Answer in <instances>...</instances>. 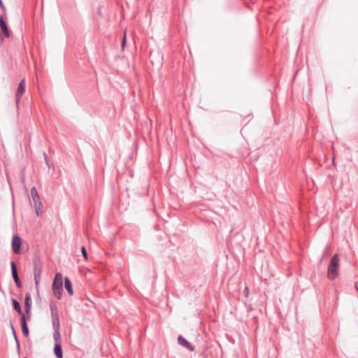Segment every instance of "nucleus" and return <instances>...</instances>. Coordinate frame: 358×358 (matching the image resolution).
I'll return each instance as SVG.
<instances>
[{
	"label": "nucleus",
	"instance_id": "obj_22",
	"mask_svg": "<svg viewBox=\"0 0 358 358\" xmlns=\"http://www.w3.org/2000/svg\"><path fill=\"white\" fill-rule=\"evenodd\" d=\"M0 8L3 10V12H6V7L4 4L3 3L2 0H0Z\"/></svg>",
	"mask_w": 358,
	"mask_h": 358
},
{
	"label": "nucleus",
	"instance_id": "obj_20",
	"mask_svg": "<svg viewBox=\"0 0 358 358\" xmlns=\"http://www.w3.org/2000/svg\"><path fill=\"white\" fill-rule=\"evenodd\" d=\"M15 343H16V350H17V352L20 353V345L18 338H16Z\"/></svg>",
	"mask_w": 358,
	"mask_h": 358
},
{
	"label": "nucleus",
	"instance_id": "obj_10",
	"mask_svg": "<svg viewBox=\"0 0 358 358\" xmlns=\"http://www.w3.org/2000/svg\"><path fill=\"white\" fill-rule=\"evenodd\" d=\"M178 342L180 345L187 348L191 352H193L195 350L194 347L181 335L178 336Z\"/></svg>",
	"mask_w": 358,
	"mask_h": 358
},
{
	"label": "nucleus",
	"instance_id": "obj_9",
	"mask_svg": "<svg viewBox=\"0 0 358 358\" xmlns=\"http://www.w3.org/2000/svg\"><path fill=\"white\" fill-rule=\"evenodd\" d=\"M28 317L26 315H22L20 317V325L22 328V334L24 336L28 337L29 334V331L27 325Z\"/></svg>",
	"mask_w": 358,
	"mask_h": 358
},
{
	"label": "nucleus",
	"instance_id": "obj_7",
	"mask_svg": "<svg viewBox=\"0 0 358 358\" xmlns=\"http://www.w3.org/2000/svg\"><path fill=\"white\" fill-rule=\"evenodd\" d=\"M22 239L17 234H14L12 238V250L15 254L20 252Z\"/></svg>",
	"mask_w": 358,
	"mask_h": 358
},
{
	"label": "nucleus",
	"instance_id": "obj_6",
	"mask_svg": "<svg viewBox=\"0 0 358 358\" xmlns=\"http://www.w3.org/2000/svg\"><path fill=\"white\" fill-rule=\"evenodd\" d=\"M31 296L29 292H27L24 296V313L28 317L31 318Z\"/></svg>",
	"mask_w": 358,
	"mask_h": 358
},
{
	"label": "nucleus",
	"instance_id": "obj_5",
	"mask_svg": "<svg viewBox=\"0 0 358 358\" xmlns=\"http://www.w3.org/2000/svg\"><path fill=\"white\" fill-rule=\"evenodd\" d=\"M10 267H11L12 277L13 278V280L15 283L16 287L19 289L22 288V284L20 279L18 276L17 266L14 261H11Z\"/></svg>",
	"mask_w": 358,
	"mask_h": 358
},
{
	"label": "nucleus",
	"instance_id": "obj_25",
	"mask_svg": "<svg viewBox=\"0 0 358 358\" xmlns=\"http://www.w3.org/2000/svg\"><path fill=\"white\" fill-rule=\"evenodd\" d=\"M355 287L356 290H357V292H358V282H355Z\"/></svg>",
	"mask_w": 358,
	"mask_h": 358
},
{
	"label": "nucleus",
	"instance_id": "obj_8",
	"mask_svg": "<svg viewBox=\"0 0 358 358\" xmlns=\"http://www.w3.org/2000/svg\"><path fill=\"white\" fill-rule=\"evenodd\" d=\"M25 92V80L24 79H22L20 83L18 84L16 93H15V99H16V103L18 104L20 102V100L22 96V94Z\"/></svg>",
	"mask_w": 358,
	"mask_h": 358
},
{
	"label": "nucleus",
	"instance_id": "obj_2",
	"mask_svg": "<svg viewBox=\"0 0 358 358\" xmlns=\"http://www.w3.org/2000/svg\"><path fill=\"white\" fill-rule=\"evenodd\" d=\"M62 285H63L62 275L60 273H57L55 274V276L54 278L52 288L54 295L58 299H61V298H62V292H63Z\"/></svg>",
	"mask_w": 358,
	"mask_h": 358
},
{
	"label": "nucleus",
	"instance_id": "obj_13",
	"mask_svg": "<svg viewBox=\"0 0 358 358\" xmlns=\"http://www.w3.org/2000/svg\"><path fill=\"white\" fill-rule=\"evenodd\" d=\"M64 287L70 296L73 294V289L71 280L68 277L64 278Z\"/></svg>",
	"mask_w": 358,
	"mask_h": 358
},
{
	"label": "nucleus",
	"instance_id": "obj_4",
	"mask_svg": "<svg viewBox=\"0 0 358 358\" xmlns=\"http://www.w3.org/2000/svg\"><path fill=\"white\" fill-rule=\"evenodd\" d=\"M339 267V258L338 255H334L331 259L328 266V275L331 280L335 279L338 275V269Z\"/></svg>",
	"mask_w": 358,
	"mask_h": 358
},
{
	"label": "nucleus",
	"instance_id": "obj_21",
	"mask_svg": "<svg viewBox=\"0 0 358 358\" xmlns=\"http://www.w3.org/2000/svg\"><path fill=\"white\" fill-rule=\"evenodd\" d=\"M243 294H244V296H245V297H248V295H249V289H248V287H245V289H244V290H243Z\"/></svg>",
	"mask_w": 358,
	"mask_h": 358
},
{
	"label": "nucleus",
	"instance_id": "obj_11",
	"mask_svg": "<svg viewBox=\"0 0 358 358\" xmlns=\"http://www.w3.org/2000/svg\"><path fill=\"white\" fill-rule=\"evenodd\" d=\"M0 28L1 31L6 38L10 36L9 30L7 26V23L2 15H0Z\"/></svg>",
	"mask_w": 358,
	"mask_h": 358
},
{
	"label": "nucleus",
	"instance_id": "obj_16",
	"mask_svg": "<svg viewBox=\"0 0 358 358\" xmlns=\"http://www.w3.org/2000/svg\"><path fill=\"white\" fill-rule=\"evenodd\" d=\"M53 338L55 343H61V336L59 329H54Z\"/></svg>",
	"mask_w": 358,
	"mask_h": 358
},
{
	"label": "nucleus",
	"instance_id": "obj_24",
	"mask_svg": "<svg viewBox=\"0 0 358 358\" xmlns=\"http://www.w3.org/2000/svg\"><path fill=\"white\" fill-rule=\"evenodd\" d=\"M125 44H126V36H124L122 39V48L124 47Z\"/></svg>",
	"mask_w": 358,
	"mask_h": 358
},
{
	"label": "nucleus",
	"instance_id": "obj_1",
	"mask_svg": "<svg viewBox=\"0 0 358 358\" xmlns=\"http://www.w3.org/2000/svg\"><path fill=\"white\" fill-rule=\"evenodd\" d=\"M34 265V277L36 289L38 290L41 280V275L42 273L43 263L41 258L38 255H35L33 259Z\"/></svg>",
	"mask_w": 358,
	"mask_h": 358
},
{
	"label": "nucleus",
	"instance_id": "obj_15",
	"mask_svg": "<svg viewBox=\"0 0 358 358\" xmlns=\"http://www.w3.org/2000/svg\"><path fill=\"white\" fill-rule=\"evenodd\" d=\"M52 327L54 329H59L60 323H59V315L57 316H52Z\"/></svg>",
	"mask_w": 358,
	"mask_h": 358
},
{
	"label": "nucleus",
	"instance_id": "obj_18",
	"mask_svg": "<svg viewBox=\"0 0 358 358\" xmlns=\"http://www.w3.org/2000/svg\"><path fill=\"white\" fill-rule=\"evenodd\" d=\"M81 252H82V255H83V258L85 260H87L88 259V257H87V250H86L85 246L81 247Z\"/></svg>",
	"mask_w": 358,
	"mask_h": 358
},
{
	"label": "nucleus",
	"instance_id": "obj_27",
	"mask_svg": "<svg viewBox=\"0 0 358 358\" xmlns=\"http://www.w3.org/2000/svg\"><path fill=\"white\" fill-rule=\"evenodd\" d=\"M24 358H27V357H24Z\"/></svg>",
	"mask_w": 358,
	"mask_h": 358
},
{
	"label": "nucleus",
	"instance_id": "obj_12",
	"mask_svg": "<svg viewBox=\"0 0 358 358\" xmlns=\"http://www.w3.org/2000/svg\"><path fill=\"white\" fill-rule=\"evenodd\" d=\"M11 302L14 310L20 315V317L22 315H26L25 313L22 311L21 305L17 299L12 298Z\"/></svg>",
	"mask_w": 358,
	"mask_h": 358
},
{
	"label": "nucleus",
	"instance_id": "obj_23",
	"mask_svg": "<svg viewBox=\"0 0 358 358\" xmlns=\"http://www.w3.org/2000/svg\"><path fill=\"white\" fill-rule=\"evenodd\" d=\"M43 156H44L45 161L46 162V164L48 165V166H49L48 159V156H47L46 153H43Z\"/></svg>",
	"mask_w": 358,
	"mask_h": 358
},
{
	"label": "nucleus",
	"instance_id": "obj_17",
	"mask_svg": "<svg viewBox=\"0 0 358 358\" xmlns=\"http://www.w3.org/2000/svg\"><path fill=\"white\" fill-rule=\"evenodd\" d=\"M50 312H51V316L59 315H58L57 307V306H55L52 303H51L50 305Z\"/></svg>",
	"mask_w": 358,
	"mask_h": 358
},
{
	"label": "nucleus",
	"instance_id": "obj_14",
	"mask_svg": "<svg viewBox=\"0 0 358 358\" xmlns=\"http://www.w3.org/2000/svg\"><path fill=\"white\" fill-rule=\"evenodd\" d=\"M54 353L57 358H63V352L61 343H55Z\"/></svg>",
	"mask_w": 358,
	"mask_h": 358
},
{
	"label": "nucleus",
	"instance_id": "obj_26",
	"mask_svg": "<svg viewBox=\"0 0 358 358\" xmlns=\"http://www.w3.org/2000/svg\"><path fill=\"white\" fill-rule=\"evenodd\" d=\"M0 39H1V41H3V38H2L1 34H0Z\"/></svg>",
	"mask_w": 358,
	"mask_h": 358
},
{
	"label": "nucleus",
	"instance_id": "obj_3",
	"mask_svg": "<svg viewBox=\"0 0 358 358\" xmlns=\"http://www.w3.org/2000/svg\"><path fill=\"white\" fill-rule=\"evenodd\" d=\"M30 194L36 214L39 216L43 213V203L36 187H32L31 188Z\"/></svg>",
	"mask_w": 358,
	"mask_h": 358
},
{
	"label": "nucleus",
	"instance_id": "obj_19",
	"mask_svg": "<svg viewBox=\"0 0 358 358\" xmlns=\"http://www.w3.org/2000/svg\"><path fill=\"white\" fill-rule=\"evenodd\" d=\"M10 328L12 329L13 335L14 336V339H15V341H16V338H17V336L14 326L13 325V323L11 322H10Z\"/></svg>",
	"mask_w": 358,
	"mask_h": 358
}]
</instances>
